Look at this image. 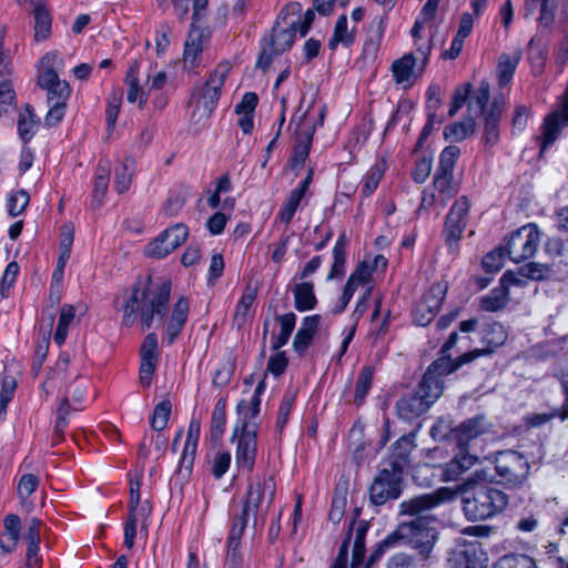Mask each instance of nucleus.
Masks as SVG:
<instances>
[{
	"label": "nucleus",
	"instance_id": "nucleus-1",
	"mask_svg": "<svg viewBox=\"0 0 568 568\" xmlns=\"http://www.w3.org/2000/svg\"><path fill=\"white\" fill-rule=\"evenodd\" d=\"M456 491L449 487H440L433 494H423L400 503V514L416 516L415 519L404 521L389 534L378 547L377 552L393 547L398 540L415 549L423 559H427L437 541L436 518L424 515L446 500L455 498Z\"/></svg>",
	"mask_w": 568,
	"mask_h": 568
},
{
	"label": "nucleus",
	"instance_id": "nucleus-2",
	"mask_svg": "<svg viewBox=\"0 0 568 568\" xmlns=\"http://www.w3.org/2000/svg\"><path fill=\"white\" fill-rule=\"evenodd\" d=\"M171 294V282L165 278L159 281L148 280L139 283L126 301L123 310L122 323L132 326L140 314L143 331L149 329L154 322L163 324L164 315Z\"/></svg>",
	"mask_w": 568,
	"mask_h": 568
},
{
	"label": "nucleus",
	"instance_id": "nucleus-3",
	"mask_svg": "<svg viewBox=\"0 0 568 568\" xmlns=\"http://www.w3.org/2000/svg\"><path fill=\"white\" fill-rule=\"evenodd\" d=\"M447 357L432 363L425 372L416 393L402 397L396 405L399 418L410 422L425 412L442 396L444 377L457 369Z\"/></svg>",
	"mask_w": 568,
	"mask_h": 568
},
{
	"label": "nucleus",
	"instance_id": "nucleus-4",
	"mask_svg": "<svg viewBox=\"0 0 568 568\" xmlns=\"http://www.w3.org/2000/svg\"><path fill=\"white\" fill-rule=\"evenodd\" d=\"M300 12L302 6L298 2H291L281 10L271 37L263 42L262 52L256 61L257 68L266 69L275 55L292 47L297 32Z\"/></svg>",
	"mask_w": 568,
	"mask_h": 568
},
{
	"label": "nucleus",
	"instance_id": "nucleus-5",
	"mask_svg": "<svg viewBox=\"0 0 568 568\" xmlns=\"http://www.w3.org/2000/svg\"><path fill=\"white\" fill-rule=\"evenodd\" d=\"M493 477L494 475H488L486 470L477 469L474 479H468L457 489H453L456 491V497L459 493L467 491L474 485L475 491L473 497L464 499V511L469 519L484 520L495 515V496L497 491L491 481L487 483Z\"/></svg>",
	"mask_w": 568,
	"mask_h": 568
},
{
	"label": "nucleus",
	"instance_id": "nucleus-6",
	"mask_svg": "<svg viewBox=\"0 0 568 568\" xmlns=\"http://www.w3.org/2000/svg\"><path fill=\"white\" fill-rule=\"evenodd\" d=\"M124 81L128 102L139 103L142 109L148 102L149 92L161 90L166 84L168 75L163 70H153L152 65L141 71L140 63L132 61Z\"/></svg>",
	"mask_w": 568,
	"mask_h": 568
},
{
	"label": "nucleus",
	"instance_id": "nucleus-7",
	"mask_svg": "<svg viewBox=\"0 0 568 568\" xmlns=\"http://www.w3.org/2000/svg\"><path fill=\"white\" fill-rule=\"evenodd\" d=\"M541 242V232L537 224L528 223L504 237L499 245V257L507 256L519 263L532 257Z\"/></svg>",
	"mask_w": 568,
	"mask_h": 568
},
{
	"label": "nucleus",
	"instance_id": "nucleus-8",
	"mask_svg": "<svg viewBox=\"0 0 568 568\" xmlns=\"http://www.w3.org/2000/svg\"><path fill=\"white\" fill-rule=\"evenodd\" d=\"M231 71L229 62H221L210 73L206 82L192 95V104L194 106L193 116L207 119L217 105L221 97L222 88Z\"/></svg>",
	"mask_w": 568,
	"mask_h": 568
},
{
	"label": "nucleus",
	"instance_id": "nucleus-9",
	"mask_svg": "<svg viewBox=\"0 0 568 568\" xmlns=\"http://www.w3.org/2000/svg\"><path fill=\"white\" fill-rule=\"evenodd\" d=\"M275 497V481L272 476L255 477L247 486L243 511L264 518Z\"/></svg>",
	"mask_w": 568,
	"mask_h": 568
},
{
	"label": "nucleus",
	"instance_id": "nucleus-10",
	"mask_svg": "<svg viewBox=\"0 0 568 568\" xmlns=\"http://www.w3.org/2000/svg\"><path fill=\"white\" fill-rule=\"evenodd\" d=\"M430 48L419 47L416 53H407L392 64L394 80L403 88H410L419 78L428 62Z\"/></svg>",
	"mask_w": 568,
	"mask_h": 568
},
{
	"label": "nucleus",
	"instance_id": "nucleus-11",
	"mask_svg": "<svg viewBox=\"0 0 568 568\" xmlns=\"http://www.w3.org/2000/svg\"><path fill=\"white\" fill-rule=\"evenodd\" d=\"M470 203L466 196L457 199L450 207L443 230V235L450 253L458 252V243L468 223Z\"/></svg>",
	"mask_w": 568,
	"mask_h": 568
},
{
	"label": "nucleus",
	"instance_id": "nucleus-12",
	"mask_svg": "<svg viewBox=\"0 0 568 568\" xmlns=\"http://www.w3.org/2000/svg\"><path fill=\"white\" fill-rule=\"evenodd\" d=\"M527 458L517 452L499 450V485L517 488L523 485L529 473Z\"/></svg>",
	"mask_w": 568,
	"mask_h": 568
},
{
	"label": "nucleus",
	"instance_id": "nucleus-13",
	"mask_svg": "<svg viewBox=\"0 0 568 568\" xmlns=\"http://www.w3.org/2000/svg\"><path fill=\"white\" fill-rule=\"evenodd\" d=\"M58 61L59 57L55 53H48L41 60L42 70L39 74V84L48 91L49 102H65L70 95L69 84L60 80L54 69Z\"/></svg>",
	"mask_w": 568,
	"mask_h": 568
},
{
	"label": "nucleus",
	"instance_id": "nucleus-14",
	"mask_svg": "<svg viewBox=\"0 0 568 568\" xmlns=\"http://www.w3.org/2000/svg\"><path fill=\"white\" fill-rule=\"evenodd\" d=\"M189 235L186 225L182 223L174 224L163 231L154 241L150 242L144 253L152 258H163L182 245Z\"/></svg>",
	"mask_w": 568,
	"mask_h": 568
},
{
	"label": "nucleus",
	"instance_id": "nucleus-15",
	"mask_svg": "<svg viewBox=\"0 0 568 568\" xmlns=\"http://www.w3.org/2000/svg\"><path fill=\"white\" fill-rule=\"evenodd\" d=\"M447 293L445 283H435L418 301L413 311L414 322L418 326L428 325L437 315Z\"/></svg>",
	"mask_w": 568,
	"mask_h": 568
},
{
	"label": "nucleus",
	"instance_id": "nucleus-16",
	"mask_svg": "<svg viewBox=\"0 0 568 568\" xmlns=\"http://www.w3.org/2000/svg\"><path fill=\"white\" fill-rule=\"evenodd\" d=\"M403 473L389 467L383 468L373 481L369 494L375 505H383L389 499H396L402 493Z\"/></svg>",
	"mask_w": 568,
	"mask_h": 568
},
{
	"label": "nucleus",
	"instance_id": "nucleus-17",
	"mask_svg": "<svg viewBox=\"0 0 568 568\" xmlns=\"http://www.w3.org/2000/svg\"><path fill=\"white\" fill-rule=\"evenodd\" d=\"M487 560V554L478 542H464L450 551L447 568H486Z\"/></svg>",
	"mask_w": 568,
	"mask_h": 568
},
{
	"label": "nucleus",
	"instance_id": "nucleus-18",
	"mask_svg": "<svg viewBox=\"0 0 568 568\" xmlns=\"http://www.w3.org/2000/svg\"><path fill=\"white\" fill-rule=\"evenodd\" d=\"M235 437V435L233 434ZM235 452V463L240 469L251 471L255 464L257 454V433H254V426L248 425L244 433L239 432Z\"/></svg>",
	"mask_w": 568,
	"mask_h": 568
},
{
	"label": "nucleus",
	"instance_id": "nucleus-19",
	"mask_svg": "<svg viewBox=\"0 0 568 568\" xmlns=\"http://www.w3.org/2000/svg\"><path fill=\"white\" fill-rule=\"evenodd\" d=\"M85 394L87 385L84 383L74 384L68 389L65 397L57 410L54 430L59 436L63 434L69 422V410L71 408L70 400H72L74 405L81 404L85 397ZM73 409L78 410L80 408L74 406Z\"/></svg>",
	"mask_w": 568,
	"mask_h": 568
},
{
	"label": "nucleus",
	"instance_id": "nucleus-20",
	"mask_svg": "<svg viewBox=\"0 0 568 568\" xmlns=\"http://www.w3.org/2000/svg\"><path fill=\"white\" fill-rule=\"evenodd\" d=\"M190 305L185 297H179L165 323L163 342L171 344L182 332L189 316Z\"/></svg>",
	"mask_w": 568,
	"mask_h": 568
},
{
	"label": "nucleus",
	"instance_id": "nucleus-21",
	"mask_svg": "<svg viewBox=\"0 0 568 568\" xmlns=\"http://www.w3.org/2000/svg\"><path fill=\"white\" fill-rule=\"evenodd\" d=\"M315 132V123L308 120V110L303 114L302 122L296 129V144L294 148V161L304 163L308 156L313 135Z\"/></svg>",
	"mask_w": 568,
	"mask_h": 568
},
{
	"label": "nucleus",
	"instance_id": "nucleus-22",
	"mask_svg": "<svg viewBox=\"0 0 568 568\" xmlns=\"http://www.w3.org/2000/svg\"><path fill=\"white\" fill-rule=\"evenodd\" d=\"M261 399H242L237 404V424L234 428V435L239 432L244 433L248 425L254 426V433L258 432L257 416L260 414Z\"/></svg>",
	"mask_w": 568,
	"mask_h": 568
},
{
	"label": "nucleus",
	"instance_id": "nucleus-23",
	"mask_svg": "<svg viewBox=\"0 0 568 568\" xmlns=\"http://www.w3.org/2000/svg\"><path fill=\"white\" fill-rule=\"evenodd\" d=\"M521 57L520 45L506 47L499 54V88L507 85L513 80Z\"/></svg>",
	"mask_w": 568,
	"mask_h": 568
},
{
	"label": "nucleus",
	"instance_id": "nucleus-24",
	"mask_svg": "<svg viewBox=\"0 0 568 568\" xmlns=\"http://www.w3.org/2000/svg\"><path fill=\"white\" fill-rule=\"evenodd\" d=\"M477 458L470 454L460 452L443 467L442 480L443 481H456L463 478V475L470 469Z\"/></svg>",
	"mask_w": 568,
	"mask_h": 568
},
{
	"label": "nucleus",
	"instance_id": "nucleus-25",
	"mask_svg": "<svg viewBox=\"0 0 568 568\" xmlns=\"http://www.w3.org/2000/svg\"><path fill=\"white\" fill-rule=\"evenodd\" d=\"M416 447L414 438L402 436L393 446L392 454L387 462L388 466L404 473L409 465V455Z\"/></svg>",
	"mask_w": 568,
	"mask_h": 568
},
{
	"label": "nucleus",
	"instance_id": "nucleus-26",
	"mask_svg": "<svg viewBox=\"0 0 568 568\" xmlns=\"http://www.w3.org/2000/svg\"><path fill=\"white\" fill-rule=\"evenodd\" d=\"M321 317L318 315H312L304 317L301 327L298 328L293 346L296 352L303 353L311 344L320 325Z\"/></svg>",
	"mask_w": 568,
	"mask_h": 568
},
{
	"label": "nucleus",
	"instance_id": "nucleus-27",
	"mask_svg": "<svg viewBox=\"0 0 568 568\" xmlns=\"http://www.w3.org/2000/svg\"><path fill=\"white\" fill-rule=\"evenodd\" d=\"M355 41V26L348 29V20L345 14L337 18L334 32L328 41L331 50H335L338 45L349 47Z\"/></svg>",
	"mask_w": 568,
	"mask_h": 568
},
{
	"label": "nucleus",
	"instance_id": "nucleus-28",
	"mask_svg": "<svg viewBox=\"0 0 568 568\" xmlns=\"http://www.w3.org/2000/svg\"><path fill=\"white\" fill-rule=\"evenodd\" d=\"M195 23L196 22L193 21L184 48L183 60L184 64L189 65V68H195L197 65V55L202 51L203 32L197 27H195Z\"/></svg>",
	"mask_w": 568,
	"mask_h": 568
},
{
	"label": "nucleus",
	"instance_id": "nucleus-29",
	"mask_svg": "<svg viewBox=\"0 0 568 568\" xmlns=\"http://www.w3.org/2000/svg\"><path fill=\"white\" fill-rule=\"evenodd\" d=\"M557 4V0H526L527 16L538 10L539 22L545 27H549L555 20Z\"/></svg>",
	"mask_w": 568,
	"mask_h": 568
},
{
	"label": "nucleus",
	"instance_id": "nucleus-30",
	"mask_svg": "<svg viewBox=\"0 0 568 568\" xmlns=\"http://www.w3.org/2000/svg\"><path fill=\"white\" fill-rule=\"evenodd\" d=\"M490 87L486 80H481L478 88L469 94L468 110L471 115L485 114L489 105Z\"/></svg>",
	"mask_w": 568,
	"mask_h": 568
},
{
	"label": "nucleus",
	"instance_id": "nucleus-31",
	"mask_svg": "<svg viewBox=\"0 0 568 568\" xmlns=\"http://www.w3.org/2000/svg\"><path fill=\"white\" fill-rule=\"evenodd\" d=\"M385 171L386 163L383 160L377 161L367 170L363 176L361 189V192L365 197L371 196L376 191Z\"/></svg>",
	"mask_w": 568,
	"mask_h": 568
},
{
	"label": "nucleus",
	"instance_id": "nucleus-32",
	"mask_svg": "<svg viewBox=\"0 0 568 568\" xmlns=\"http://www.w3.org/2000/svg\"><path fill=\"white\" fill-rule=\"evenodd\" d=\"M475 120L467 118L460 122H454L444 130V138L450 143L462 142L475 132Z\"/></svg>",
	"mask_w": 568,
	"mask_h": 568
},
{
	"label": "nucleus",
	"instance_id": "nucleus-33",
	"mask_svg": "<svg viewBox=\"0 0 568 568\" xmlns=\"http://www.w3.org/2000/svg\"><path fill=\"white\" fill-rule=\"evenodd\" d=\"M457 337H458V335H457V333H456V332H453V333L449 335L448 339L445 342V344H444V346H443V348H442V356L439 357V358H442V357H447V358H449V361H450V363H452L453 365H458L457 369H458L463 364L468 363V362L473 361L474 358H477V357H479V356H481V355H485V354H491V353H494V347H493L491 345H489L487 348H483V349H474V351H471V352L465 353V354H463L462 356H459V357L457 358V361H455V362H454V361L450 358V356H449V355H447V352H448L449 349H452V348L455 346V344H456V342H457Z\"/></svg>",
	"mask_w": 568,
	"mask_h": 568
},
{
	"label": "nucleus",
	"instance_id": "nucleus-34",
	"mask_svg": "<svg viewBox=\"0 0 568 568\" xmlns=\"http://www.w3.org/2000/svg\"><path fill=\"white\" fill-rule=\"evenodd\" d=\"M144 511L145 509H142V511L128 514V518L124 523V545L129 549L134 546L138 525L141 526V529L146 530L148 528V518L150 515H144Z\"/></svg>",
	"mask_w": 568,
	"mask_h": 568
},
{
	"label": "nucleus",
	"instance_id": "nucleus-35",
	"mask_svg": "<svg viewBox=\"0 0 568 568\" xmlns=\"http://www.w3.org/2000/svg\"><path fill=\"white\" fill-rule=\"evenodd\" d=\"M135 163L130 156L123 159L115 168L114 172V187L118 193H124L131 185L132 175L134 172Z\"/></svg>",
	"mask_w": 568,
	"mask_h": 568
},
{
	"label": "nucleus",
	"instance_id": "nucleus-36",
	"mask_svg": "<svg viewBox=\"0 0 568 568\" xmlns=\"http://www.w3.org/2000/svg\"><path fill=\"white\" fill-rule=\"evenodd\" d=\"M256 288L247 286L239 300L234 313V323L239 327L243 326L248 321L251 307L256 300Z\"/></svg>",
	"mask_w": 568,
	"mask_h": 568
},
{
	"label": "nucleus",
	"instance_id": "nucleus-37",
	"mask_svg": "<svg viewBox=\"0 0 568 568\" xmlns=\"http://www.w3.org/2000/svg\"><path fill=\"white\" fill-rule=\"evenodd\" d=\"M110 182V166L108 162H100L97 169L94 187H93V200L94 206H100L106 194Z\"/></svg>",
	"mask_w": 568,
	"mask_h": 568
},
{
	"label": "nucleus",
	"instance_id": "nucleus-38",
	"mask_svg": "<svg viewBox=\"0 0 568 568\" xmlns=\"http://www.w3.org/2000/svg\"><path fill=\"white\" fill-rule=\"evenodd\" d=\"M294 303L295 308L300 312L312 310L316 304V297L314 295V286L312 283L304 282L296 284L294 290Z\"/></svg>",
	"mask_w": 568,
	"mask_h": 568
},
{
	"label": "nucleus",
	"instance_id": "nucleus-39",
	"mask_svg": "<svg viewBox=\"0 0 568 568\" xmlns=\"http://www.w3.org/2000/svg\"><path fill=\"white\" fill-rule=\"evenodd\" d=\"M51 33V17L49 11L36 3L34 8V39L36 41H43L49 38Z\"/></svg>",
	"mask_w": 568,
	"mask_h": 568
},
{
	"label": "nucleus",
	"instance_id": "nucleus-40",
	"mask_svg": "<svg viewBox=\"0 0 568 568\" xmlns=\"http://www.w3.org/2000/svg\"><path fill=\"white\" fill-rule=\"evenodd\" d=\"M74 316L75 310L72 305L65 304L61 307L57 329L53 336V339L58 345H62L65 342L69 327L74 320Z\"/></svg>",
	"mask_w": 568,
	"mask_h": 568
},
{
	"label": "nucleus",
	"instance_id": "nucleus-41",
	"mask_svg": "<svg viewBox=\"0 0 568 568\" xmlns=\"http://www.w3.org/2000/svg\"><path fill=\"white\" fill-rule=\"evenodd\" d=\"M277 320L280 322L281 329L277 335L272 337V347L274 349H278L287 343L295 327L296 315L294 313H286L278 316Z\"/></svg>",
	"mask_w": 568,
	"mask_h": 568
},
{
	"label": "nucleus",
	"instance_id": "nucleus-42",
	"mask_svg": "<svg viewBox=\"0 0 568 568\" xmlns=\"http://www.w3.org/2000/svg\"><path fill=\"white\" fill-rule=\"evenodd\" d=\"M333 264L327 278H334L344 274L346 261V239L339 236L333 246Z\"/></svg>",
	"mask_w": 568,
	"mask_h": 568
},
{
	"label": "nucleus",
	"instance_id": "nucleus-43",
	"mask_svg": "<svg viewBox=\"0 0 568 568\" xmlns=\"http://www.w3.org/2000/svg\"><path fill=\"white\" fill-rule=\"evenodd\" d=\"M39 126V120L36 118L32 110L27 106L19 115L18 132L20 138L27 142L36 134Z\"/></svg>",
	"mask_w": 568,
	"mask_h": 568
},
{
	"label": "nucleus",
	"instance_id": "nucleus-44",
	"mask_svg": "<svg viewBox=\"0 0 568 568\" xmlns=\"http://www.w3.org/2000/svg\"><path fill=\"white\" fill-rule=\"evenodd\" d=\"M30 202V196L24 190H17L9 194L7 199V210L11 217L23 213Z\"/></svg>",
	"mask_w": 568,
	"mask_h": 568
},
{
	"label": "nucleus",
	"instance_id": "nucleus-45",
	"mask_svg": "<svg viewBox=\"0 0 568 568\" xmlns=\"http://www.w3.org/2000/svg\"><path fill=\"white\" fill-rule=\"evenodd\" d=\"M39 479L33 474H24L18 481L17 494L23 507H28V498L37 490Z\"/></svg>",
	"mask_w": 568,
	"mask_h": 568
},
{
	"label": "nucleus",
	"instance_id": "nucleus-46",
	"mask_svg": "<svg viewBox=\"0 0 568 568\" xmlns=\"http://www.w3.org/2000/svg\"><path fill=\"white\" fill-rule=\"evenodd\" d=\"M525 283V276L521 274H517L513 271H507L504 273L499 281V310L503 307L504 300H506L508 296L509 287H520Z\"/></svg>",
	"mask_w": 568,
	"mask_h": 568
},
{
	"label": "nucleus",
	"instance_id": "nucleus-47",
	"mask_svg": "<svg viewBox=\"0 0 568 568\" xmlns=\"http://www.w3.org/2000/svg\"><path fill=\"white\" fill-rule=\"evenodd\" d=\"M303 197L304 196L301 195L300 191H291L287 200L284 202L282 209L278 212V219L281 222L288 224L292 221Z\"/></svg>",
	"mask_w": 568,
	"mask_h": 568
},
{
	"label": "nucleus",
	"instance_id": "nucleus-48",
	"mask_svg": "<svg viewBox=\"0 0 568 568\" xmlns=\"http://www.w3.org/2000/svg\"><path fill=\"white\" fill-rule=\"evenodd\" d=\"M142 509H145L144 515H150L152 511L151 504L149 500L141 501L140 480H131L129 513L142 511Z\"/></svg>",
	"mask_w": 568,
	"mask_h": 568
},
{
	"label": "nucleus",
	"instance_id": "nucleus-49",
	"mask_svg": "<svg viewBox=\"0 0 568 568\" xmlns=\"http://www.w3.org/2000/svg\"><path fill=\"white\" fill-rule=\"evenodd\" d=\"M557 417L565 419L567 416L561 415L558 409H551L550 412H546V413L528 414L524 417V422L527 427L539 428V427H542V426L549 424L551 420H554Z\"/></svg>",
	"mask_w": 568,
	"mask_h": 568
},
{
	"label": "nucleus",
	"instance_id": "nucleus-50",
	"mask_svg": "<svg viewBox=\"0 0 568 568\" xmlns=\"http://www.w3.org/2000/svg\"><path fill=\"white\" fill-rule=\"evenodd\" d=\"M171 414V403L169 400L160 402L153 410L151 426L155 432H161L168 425Z\"/></svg>",
	"mask_w": 568,
	"mask_h": 568
},
{
	"label": "nucleus",
	"instance_id": "nucleus-51",
	"mask_svg": "<svg viewBox=\"0 0 568 568\" xmlns=\"http://www.w3.org/2000/svg\"><path fill=\"white\" fill-rule=\"evenodd\" d=\"M460 155V149L457 145L446 146L439 155L438 171L453 173L457 159Z\"/></svg>",
	"mask_w": 568,
	"mask_h": 568
},
{
	"label": "nucleus",
	"instance_id": "nucleus-52",
	"mask_svg": "<svg viewBox=\"0 0 568 568\" xmlns=\"http://www.w3.org/2000/svg\"><path fill=\"white\" fill-rule=\"evenodd\" d=\"M250 514L242 510L241 515L233 518L231 529L227 537V544L241 546L242 536L247 526V518Z\"/></svg>",
	"mask_w": 568,
	"mask_h": 568
},
{
	"label": "nucleus",
	"instance_id": "nucleus-53",
	"mask_svg": "<svg viewBox=\"0 0 568 568\" xmlns=\"http://www.w3.org/2000/svg\"><path fill=\"white\" fill-rule=\"evenodd\" d=\"M295 397H296L295 390H287L283 396V399H282L280 408H278V415H277V422H276V427L280 430L283 429V427L286 425V423L288 420V416L294 406Z\"/></svg>",
	"mask_w": 568,
	"mask_h": 568
},
{
	"label": "nucleus",
	"instance_id": "nucleus-54",
	"mask_svg": "<svg viewBox=\"0 0 568 568\" xmlns=\"http://www.w3.org/2000/svg\"><path fill=\"white\" fill-rule=\"evenodd\" d=\"M499 568H537L535 560L527 555H507L499 559Z\"/></svg>",
	"mask_w": 568,
	"mask_h": 568
},
{
	"label": "nucleus",
	"instance_id": "nucleus-55",
	"mask_svg": "<svg viewBox=\"0 0 568 568\" xmlns=\"http://www.w3.org/2000/svg\"><path fill=\"white\" fill-rule=\"evenodd\" d=\"M366 528H357L352 551V568H357L363 562L365 555Z\"/></svg>",
	"mask_w": 568,
	"mask_h": 568
},
{
	"label": "nucleus",
	"instance_id": "nucleus-56",
	"mask_svg": "<svg viewBox=\"0 0 568 568\" xmlns=\"http://www.w3.org/2000/svg\"><path fill=\"white\" fill-rule=\"evenodd\" d=\"M372 378H373V373L372 371L368 368V367H365L358 378H357V382H356V387H355V402L357 404H362L365 396L367 395L369 388H371V385H372Z\"/></svg>",
	"mask_w": 568,
	"mask_h": 568
},
{
	"label": "nucleus",
	"instance_id": "nucleus-57",
	"mask_svg": "<svg viewBox=\"0 0 568 568\" xmlns=\"http://www.w3.org/2000/svg\"><path fill=\"white\" fill-rule=\"evenodd\" d=\"M231 454L229 452H219L212 460V474L220 479L230 468Z\"/></svg>",
	"mask_w": 568,
	"mask_h": 568
},
{
	"label": "nucleus",
	"instance_id": "nucleus-58",
	"mask_svg": "<svg viewBox=\"0 0 568 568\" xmlns=\"http://www.w3.org/2000/svg\"><path fill=\"white\" fill-rule=\"evenodd\" d=\"M495 101L491 103V110L485 118V142L486 145L494 146L497 141V119L494 113Z\"/></svg>",
	"mask_w": 568,
	"mask_h": 568
},
{
	"label": "nucleus",
	"instance_id": "nucleus-59",
	"mask_svg": "<svg viewBox=\"0 0 568 568\" xmlns=\"http://www.w3.org/2000/svg\"><path fill=\"white\" fill-rule=\"evenodd\" d=\"M158 356V336L150 333L145 336L141 346V359L156 362Z\"/></svg>",
	"mask_w": 568,
	"mask_h": 568
},
{
	"label": "nucleus",
	"instance_id": "nucleus-60",
	"mask_svg": "<svg viewBox=\"0 0 568 568\" xmlns=\"http://www.w3.org/2000/svg\"><path fill=\"white\" fill-rule=\"evenodd\" d=\"M460 442L477 437L483 432V418H474L464 423L459 427Z\"/></svg>",
	"mask_w": 568,
	"mask_h": 568
},
{
	"label": "nucleus",
	"instance_id": "nucleus-61",
	"mask_svg": "<svg viewBox=\"0 0 568 568\" xmlns=\"http://www.w3.org/2000/svg\"><path fill=\"white\" fill-rule=\"evenodd\" d=\"M373 275V266L367 262H363L357 265L356 270L349 275L359 286L369 285Z\"/></svg>",
	"mask_w": 568,
	"mask_h": 568
},
{
	"label": "nucleus",
	"instance_id": "nucleus-62",
	"mask_svg": "<svg viewBox=\"0 0 568 568\" xmlns=\"http://www.w3.org/2000/svg\"><path fill=\"white\" fill-rule=\"evenodd\" d=\"M18 273L19 265L16 262H11L7 265L0 282V293L3 297L7 295V292L13 285Z\"/></svg>",
	"mask_w": 568,
	"mask_h": 568
},
{
	"label": "nucleus",
	"instance_id": "nucleus-63",
	"mask_svg": "<svg viewBox=\"0 0 568 568\" xmlns=\"http://www.w3.org/2000/svg\"><path fill=\"white\" fill-rule=\"evenodd\" d=\"M49 103L50 109L45 115L44 121L48 126H53L62 120L65 111V102L54 101Z\"/></svg>",
	"mask_w": 568,
	"mask_h": 568
},
{
	"label": "nucleus",
	"instance_id": "nucleus-64",
	"mask_svg": "<svg viewBox=\"0 0 568 568\" xmlns=\"http://www.w3.org/2000/svg\"><path fill=\"white\" fill-rule=\"evenodd\" d=\"M442 105L440 87L438 84H430L426 92V109L427 112L436 113Z\"/></svg>",
	"mask_w": 568,
	"mask_h": 568
}]
</instances>
